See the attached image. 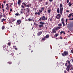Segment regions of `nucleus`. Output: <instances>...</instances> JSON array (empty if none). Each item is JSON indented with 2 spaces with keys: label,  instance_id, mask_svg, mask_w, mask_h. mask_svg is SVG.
<instances>
[{
  "label": "nucleus",
  "instance_id": "obj_42",
  "mask_svg": "<svg viewBox=\"0 0 73 73\" xmlns=\"http://www.w3.org/2000/svg\"><path fill=\"white\" fill-rule=\"evenodd\" d=\"M42 19V17H41L39 20H38V21H40H40H41V19Z\"/></svg>",
  "mask_w": 73,
  "mask_h": 73
},
{
  "label": "nucleus",
  "instance_id": "obj_10",
  "mask_svg": "<svg viewBox=\"0 0 73 73\" xmlns=\"http://www.w3.org/2000/svg\"><path fill=\"white\" fill-rule=\"evenodd\" d=\"M42 31L39 32L37 34V35L38 36H40L42 34Z\"/></svg>",
  "mask_w": 73,
  "mask_h": 73
},
{
  "label": "nucleus",
  "instance_id": "obj_26",
  "mask_svg": "<svg viewBox=\"0 0 73 73\" xmlns=\"http://www.w3.org/2000/svg\"><path fill=\"white\" fill-rule=\"evenodd\" d=\"M16 25H19V20H17V23H16Z\"/></svg>",
  "mask_w": 73,
  "mask_h": 73
},
{
  "label": "nucleus",
  "instance_id": "obj_57",
  "mask_svg": "<svg viewBox=\"0 0 73 73\" xmlns=\"http://www.w3.org/2000/svg\"><path fill=\"white\" fill-rule=\"evenodd\" d=\"M72 62H73V59H71Z\"/></svg>",
  "mask_w": 73,
  "mask_h": 73
},
{
  "label": "nucleus",
  "instance_id": "obj_21",
  "mask_svg": "<svg viewBox=\"0 0 73 73\" xmlns=\"http://www.w3.org/2000/svg\"><path fill=\"white\" fill-rule=\"evenodd\" d=\"M22 4H23L24 5L25 7H26V3L25 2H23L22 3Z\"/></svg>",
  "mask_w": 73,
  "mask_h": 73
},
{
  "label": "nucleus",
  "instance_id": "obj_33",
  "mask_svg": "<svg viewBox=\"0 0 73 73\" xmlns=\"http://www.w3.org/2000/svg\"><path fill=\"white\" fill-rule=\"evenodd\" d=\"M72 13H70V14H69V15L68 16V17H70L71 16H72Z\"/></svg>",
  "mask_w": 73,
  "mask_h": 73
},
{
  "label": "nucleus",
  "instance_id": "obj_7",
  "mask_svg": "<svg viewBox=\"0 0 73 73\" xmlns=\"http://www.w3.org/2000/svg\"><path fill=\"white\" fill-rule=\"evenodd\" d=\"M42 20H47V18L45 17V16H43L42 18Z\"/></svg>",
  "mask_w": 73,
  "mask_h": 73
},
{
  "label": "nucleus",
  "instance_id": "obj_3",
  "mask_svg": "<svg viewBox=\"0 0 73 73\" xmlns=\"http://www.w3.org/2000/svg\"><path fill=\"white\" fill-rule=\"evenodd\" d=\"M72 66V65L71 64V65H68L67 66L66 70L68 72H69V70H72L73 69V68H70V67H71Z\"/></svg>",
  "mask_w": 73,
  "mask_h": 73
},
{
  "label": "nucleus",
  "instance_id": "obj_40",
  "mask_svg": "<svg viewBox=\"0 0 73 73\" xmlns=\"http://www.w3.org/2000/svg\"><path fill=\"white\" fill-rule=\"evenodd\" d=\"M10 12H12V8H10Z\"/></svg>",
  "mask_w": 73,
  "mask_h": 73
},
{
  "label": "nucleus",
  "instance_id": "obj_24",
  "mask_svg": "<svg viewBox=\"0 0 73 73\" xmlns=\"http://www.w3.org/2000/svg\"><path fill=\"white\" fill-rule=\"evenodd\" d=\"M34 25H35V27L36 28V27H37V26H38V24L35 23H34Z\"/></svg>",
  "mask_w": 73,
  "mask_h": 73
},
{
  "label": "nucleus",
  "instance_id": "obj_27",
  "mask_svg": "<svg viewBox=\"0 0 73 73\" xmlns=\"http://www.w3.org/2000/svg\"><path fill=\"white\" fill-rule=\"evenodd\" d=\"M41 9L42 11H44V7H42L41 8Z\"/></svg>",
  "mask_w": 73,
  "mask_h": 73
},
{
  "label": "nucleus",
  "instance_id": "obj_44",
  "mask_svg": "<svg viewBox=\"0 0 73 73\" xmlns=\"http://www.w3.org/2000/svg\"><path fill=\"white\" fill-rule=\"evenodd\" d=\"M39 2H41L42 1V0H38Z\"/></svg>",
  "mask_w": 73,
  "mask_h": 73
},
{
  "label": "nucleus",
  "instance_id": "obj_53",
  "mask_svg": "<svg viewBox=\"0 0 73 73\" xmlns=\"http://www.w3.org/2000/svg\"><path fill=\"white\" fill-rule=\"evenodd\" d=\"M2 8H3V7L4 6V5L3 4L2 5Z\"/></svg>",
  "mask_w": 73,
  "mask_h": 73
},
{
  "label": "nucleus",
  "instance_id": "obj_9",
  "mask_svg": "<svg viewBox=\"0 0 73 73\" xmlns=\"http://www.w3.org/2000/svg\"><path fill=\"white\" fill-rule=\"evenodd\" d=\"M6 5L7 7H6L5 8L8 11H9V5L8 4H7Z\"/></svg>",
  "mask_w": 73,
  "mask_h": 73
},
{
  "label": "nucleus",
  "instance_id": "obj_25",
  "mask_svg": "<svg viewBox=\"0 0 73 73\" xmlns=\"http://www.w3.org/2000/svg\"><path fill=\"white\" fill-rule=\"evenodd\" d=\"M69 5V7H71V5H72V4H71V3L70 2L68 4V5Z\"/></svg>",
  "mask_w": 73,
  "mask_h": 73
},
{
  "label": "nucleus",
  "instance_id": "obj_5",
  "mask_svg": "<svg viewBox=\"0 0 73 73\" xmlns=\"http://www.w3.org/2000/svg\"><path fill=\"white\" fill-rule=\"evenodd\" d=\"M39 24H40L39 25V27L41 28V27H44V25H45V23L40 22L39 23Z\"/></svg>",
  "mask_w": 73,
  "mask_h": 73
},
{
  "label": "nucleus",
  "instance_id": "obj_19",
  "mask_svg": "<svg viewBox=\"0 0 73 73\" xmlns=\"http://www.w3.org/2000/svg\"><path fill=\"white\" fill-rule=\"evenodd\" d=\"M61 21H62V23H64V18H62V19Z\"/></svg>",
  "mask_w": 73,
  "mask_h": 73
},
{
  "label": "nucleus",
  "instance_id": "obj_58",
  "mask_svg": "<svg viewBox=\"0 0 73 73\" xmlns=\"http://www.w3.org/2000/svg\"><path fill=\"white\" fill-rule=\"evenodd\" d=\"M66 25H67V24H68V22L66 21Z\"/></svg>",
  "mask_w": 73,
  "mask_h": 73
},
{
  "label": "nucleus",
  "instance_id": "obj_60",
  "mask_svg": "<svg viewBox=\"0 0 73 73\" xmlns=\"http://www.w3.org/2000/svg\"><path fill=\"white\" fill-rule=\"evenodd\" d=\"M71 14H72V16H73V13H71Z\"/></svg>",
  "mask_w": 73,
  "mask_h": 73
},
{
  "label": "nucleus",
  "instance_id": "obj_37",
  "mask_svg": "<svg viewBox=\"0 0 73 73\" xmlns=\"http://www.w3.org/2000/svg\"><path fill=\"white\" fill-rule=\"evenodd\" d=\"M5 28V27L4 26H3L2 27V29H4Z\"/></svg>",
  "mask_w": 73,
  "mask_h": 73
},
{
  "label": "nucleus",
  "instance_id": "obj_32",
  "mask_svg": "<svg viewBox=\"0 0 73 73\" xmlns=\"http://www.w3.org/2000/svg\"><path fill=\"white\" fill-rule=\"evenodd\" d=\"M11 43L10 42H9V43H8V46H10L11 45Z\"/></svg>",
  "mask_w": 73,
  "mask_h": 73
},
{
  "label": "nucleus",
  "instance_id": "obj_6",
  "mask_svg": "<svg viewBox=\"0 0 73 73\" xmlns=\"http://www.w3.org/2000/svg\"><path fill=\"white\" fill-rule=\"evenodd\" d=\"M39 12H38V13H37V12H36L35 13V15H37V14L38 15H40V13H41V12H42V10H39Z\"/></svg>",
  "mask_w": 73,
  "mask_h": 73
},
{
  "label": "nucleus",
  "instance_id": "obj_14",
  "mask_svg": "<svg viewBox=\"0 0 73 73\" xmlns=\"http://www.w3.org/2000/svg\"><path fill=\"white\" fill-rule=\"evenodd\" d=\"M60 28H61V27H57L55 28V30H58V29H60Z\"/></svg>",
  "mask_w": 73,
  "mask_h": 73
},
{
  "label": "nucleus",
  "instance_id": "obj_11",
  "mask_svg": "<svg viewBox=\"0 0 73 73\" xmlns=\"http://www.w3.org/2000/svg\"><path fill=\"white\" fill-rule=\"evenodd\" d=\"M26 11H27V13H29L31 10V9L27 8L26 9Z\"/></svg>",
  "mask_w": 73,
  "mask_h": 73
},
{
  "label": "nucleus",
  "instance_id": "obj_30",
  "mask_svg": "<svg viewBox=\"0 0 73 73\" xmlns=\"http://www.w3.org/2000/svg\"><path fill=\"white\" fill-rule=\"evenodd\" d=\"M21 23V21L20 20H19V24H20Z\"/></svg>",
  "mask_w": 73,
  "mask_h": 73
},
{
  "label": "nucleus",
  "instance_id": "obj_16",
  "mask_svg": "<svg viewBox=\"0 0 73 73\" xmlns=\"http://www.w3.org/2000/svg\"><path fill=\"white\" fill-rule=\"evenodd\" d=\"M49 35H46V36H45V37H46V38H49Z\"/></svg>",
  "mask_w": 73,
  "mask_h": 73
},
{
  "label": "nucleus",
  "instance_id": "obj_1",
  "mask_svg": "<svg viewBox=\"0 0 73 73\" xmlns=\"http://www.w3.org/2000/svg\"><path fill=\"white\" fill-rule=\"evenodd\" d=\"M57 12L58 14L56 15L57 16H56V18H57V19H60L61 18V15L60 14V9L59 8H57Z\"/></svg>",
  "mask_w": 73,
  "mask_h": 73
},
{
  "label": "nucleus",
  "instance_id": "obj_4",
  "mask_svg": "<svg viewBox=\"0 0 73 73\" xmlns=\"http://www.w3.org/2000/svg\"><path fill=\"white\" fill-rule=\"evenodd\" d=\"M69 53V52L66 51H64L63 53H62V55L63 56V57H65L66 56H68V54Z\"/></svg>",
  "mask_w": 73,
  "mask_h": 73
},
{
  "label": "nucleus",
  "instance_id": "obj_38",
  "mask_svg": "<svg viewBox=\"0 0 73 73\" xmlns=\"http://www.w3.org/2000/svg\"><path fill=\"white\" fill-rule=\"evenodd\" d=\"M63 24V27H65V23H64V22L62 23Z\"/></svg>",
  "mask_w": 73,
  "mask_h": 73
},
{
  "label": "nucleus",
  "instance_id": "obj_45",
  "mask_svg": "<svg viewBox=\"0 0 73 73\" xmlns=\"http://www.w3.org/2000/svg\"><path fill=\"white\" fill-rule=\"evenodd\" d=\"M64 73H66V70H64Z\"/></svg>",
  "mask_w": 73,
  "mask_h": 73
},
{
  "label": "nucleus",
  "instance_id": "obj_15",
  "mask_svg": "<svg viewBox=\"0 0 73 73\" xmlns=\"http://www.w3.org/2000/svg\"><path fill=\"white\" fill-rule=\"evenodd\" d=\"M21 0H19V5H21V4L20 3H22Z\"/></svg>",
  "mask_w": 73,
  "mask_h": 73
},
{
  "label": "nucleus",
  "instance_id": "obj_48",
  "mask_svg": "<svg viewBox=\"0 0 73 73\" xmlns=\"http://www.w3.org/2000/svg\"><path fill=\"white\" fill-rule=\"evenodd\" d=\"M50 21H52V19H50Z\"/></svg>",
  "mask_w": 73,
  "mask_h": 73
},
{
  "label": "nucleus",
  "instance_id": "obj_47",
  "mask_svg": "<svg viewBox=\"0 0 73 73\" xmlns=\"http://www.w3.org/2000/svg\"><path fill=\"white\" fill-rule=\"evenodd\" d=\"M13 5V3L12 2L10 5V6H11V5Z\"/></svg>",
  "mask_w": 73,
  "mask_h": 73
},
{
  "label": "nucleus",
  "instance_id": "obj_17",
  "mask_svg": "<svg viewBox=\"0 0 73 73\" xmlns=\"http://www.w3.org/2000/svg\"><path fill=\"white\" fill-rule=\"evenodd\" d=\"M66 62H67L68 63V64L69 65H71L70 64V62L69 60H67L66 61Z\"/></svg>",
  "mask_w": 73,
  "mask_h": 73
},
{
  "label": "nucleus",
  "instance_id": "obj_13",
  "mask_svg": "<svg viewBox=\"0 0 73 73\" xmlns=\"http://www.w3.org/2000/svg\"><path fill=\"white\" fill-rule=\"evenodd\" d=\"M31 6H32V5H31V4H29V5H27L26 7H27V8H29V7H31Z\"/></svg>",
  "mask_w": 73,
  "mask_h": 73
},
{
  "label": "nucleus",
  "instance_id": "obj_43",
  "mask_svg": "<svg viewBox=\"0 0 73 73\" xmlns=\"http://www.w3.org/2000/svg\"><path fill=\"white\" fill-rule=\"evenodd\" d=\"M69 2V0H67V3H68Z\"/></svg>",
  "mask_w": 73,
  "mask_h": 73
},
{
  "label": "nucleus",
  "instance_id": "obj_51",
  "mask_svg": "<svg viewBox=\"0 0 73 73\" xmlns=\"http://www.w3.org/2000/svg\"><path fill=\"white\" fill-rule=\"evenodd\" d=\"M6 2L5 1H5L3 2V3H4V4H5V3Z\"/></svg>",
  "mask_w": 73,
  "mask_h": 73
},
{
  "label": "nucleus",
  "instance_id": "obj_52",
  "mask_svg": "<svg viewBox=\"0 0 73 73\" xmlns=\"http://www.w3.org/2000/svg\"><path fill=\"white\" fill-rule=\"evenodd\" d=\"M49 1H50V2H52V1H53V0H49Z\"/></svg>",
  "mask_w": 73,
  "mask_h": 73
},
{
  "label": "nucleus",
  "instance_id": "obj_61",
  "mask_svg": "<svg viewBox=\"0 0 73 73\" xmlns=\"http://www.w3.org/2000/svg\"><path fill=\"white\" fill-rule=\"evenodd\" d=\"M21 13H23V11H21Z\"/></svg>",
  "mask_w": 73,
  "mask_h": 73
},
{
  "label": "nucleus",
  "instance_id": "obj_35",
  "mask_svg": "<svg viewBox=\"0 0 73 73\" xmlns=\"http://www.w3.org/2000/svg\"><path fill=\"white\" fill-rule=\"evenodd\" d=\"M46 38L45 36L43 38H42V40H45Z\"/></svg>",
  "mask_w": 73,
  "mask_h": 73
},
{
  "label": "nucleus",
  "instance_id": "obj_20",
  "mask_svg": "<svg viewBox=\"0 0 73 73\" xmlns=\"http://www.w3.org/2000/svg\"><path fill=\"white\" fill-rule=\"evenodd\" d=\"M58 36V34H55L54 35V37H57V36Z\"/></svg>",
  "mask_w": 73,
  "mask_h": 73
},
{
  "label": "nucleus",
  "instance_id": "obj_62",
  "mask_svg": "<svg viewBox=\"0 0 73 73\" xmlns=\"http://www.w3.org/2000/svg\"><path fill=\"white\" fill-rule=\"evenodd\" d=\"M32 52H33V50H31V53H32Z\"/></svg>",
  "mask_w": 73,
  "mask_h": 73
},
{
  "label": "nucleus",
  "instance_id": "obj_23",
  "mask_svg": "<svg viewBox=\"0 0 73 73\" xmlns=\"http://www.w3.org/2000/svg\"><path fill=\"white\" fill-rule=\"evenodd\" d=\"M50 12H51V9H48V13H50Z\"/></svg>",
  "mask_w": 73,
  "mask_h": 73
},
{
  "label": "nucleus",
  "instance_id": "obj_31",
  "mask_svg": "<svg viewBox=\"0 0 73 73\" xmlns=\"http://www.w3.org/2000/svg\"><path fill=\"white\" fill-rule=\"evenodd\" d=\"M15 15L17 16H19V13H16L15 14Z\"/></svg>",
  "mask_w": 73,
  "mask_h": 73
},
{
  "label": "nucleus",
  "instance_id": "obj_39",
  "mask_svg": "<svg viewBox=\"0 0 73 73\" xmlns=\"http://www.w3.org/2000/svg\"><path fill=\"white\" fill-rule=\"evenodd\" d=\"M21 7L22 8H24V6L23 5L21 6Z\"/></svg>",
  "mask_w": 73,
  "mask_h": 73
},
{
  "label": "nucleus",
  "instance_id": "obj_28",
  "mask_svg": "<svg viewBox=\"0 0 73 73\" xmlns=\"http://www.w3.org/2000/svg\"><path fill=\"white\" fill-rule=\"evenodd\" d=\"M11 20L12 21V22H13L14 21H15V20H16V19H11Z\"/></svg>",
  "mask_w": 73,
  "mask_h": 73
},
{
  "label": "nucleus",
  "instance_id": "obj_36",
  "mask_svg": "<svg viewBox=\"0 0 73 73\" xmlns=\"http://www.w3.org/2000/svg\"><path fill=\"white\" fill-rule=\"evenodd\" d=\"M28 20L29 21H32V19H31V18H30L29 19H28Z\"/></svg>",
  "mask_w": 73,
  "mask_h": 73
},
{
  "label": "nucleus",
  "instance_id": "obj_12",
  "mask_svg": "<svg viewBox=\"0 0 73 73\" xmlns=\"http://www.w3.org/2000/svg\"><path fill=\"white\" fill-rule=\"evenodd\" d=\"M55 30L56 29H55V28L52 29V33H54L56 32V31Z\"/></svg>",
  "mask_w": 73,
  "mask_h": 73
},
{
  "label": "nucleus",
  "instance_id": "obj_63",
  "mask_svg": "<svg viewBox=\"0 0 73 73\" xmlns=\"http://www.w3.org/2000/svg\"><path fill=\"white\" fill-rule=\"evenodd\" d=\"M3 17H5V15H3Z\"/></svg>",
  "mask_w": 73,
  "mask_h": 73
},
{
  "label": "nucleus",
  "instance_id": "obj_34",
  "mask_svg": "<svg viewBox=\"0 0 73 73\" xmlns=\"http://www.w3.org/2000/svg\"><path fill=\"white\" fill-rule=\"evenodd\" d=\"M58 26H59V27H61V26H62V24L61 23L59 24H58Z\"/></svg>",
  "mask_w": 73,
  "mask_h": 73
},
{
  "label": "nucleus",
  "instance_id": "obj_56",
  "mask_svg": "<svg viewBox=\"0 0 73 73\" xmlns=\"http://www.w3.org/2000/svg\"><path fill=\"white\" fill-rule=\"evenodd\" d=\"M14 49H15V50H17V48H15Z\"/></svg>",
  "mask_w": 73,
  "mask_h": 73
},
{
  "label": "nucleus",
  "instance_id": "obj_50",
  "mask_svg": "<svg viewBox=\"0 0 73 73\" xmlns=\"http://www.w3.org/2000/svg\"><path fill=\"white\" fill-rule=\"evenodd\" d=\"M8 64H11V63L10 62H8Z\"/></svg>",
  "mask_w": 73,
  "mask_h": 73
},
{
  "label": "nucleus",
  "instance_id": "obj_22",
  "mask_svg": "<svg viewBox=\"0 0 73 73\" xmlns=\"http://www.w3.org/2000/svg\"><path fill=\"white\" fill-rule=\"evenodd\" d=\"M6 20L5 19H4V18H3L1 20V22H3V21H4Z\"/></svg>",
  "mask_w": 73,
  "mask_h": 73
},
{
  "label": "nucleus",
  "instance_id": "obj_64",
  "mask_svg": "<svg viewBox=\"0 0 73 73\" xmlns=\"http://www.w3.org/2000/svg\"><path fill=\"white\" fill-rule=\"evenodd\" d=\"M2 17L1 16V15H0V18H1Z\"/></svg>",
  "mask_w": 73,
  "mask_h": 73
},
{
  "label": "nucleus",
  "instance_id": "obj_18",
  "mask_svg": "<svg viewBox=\"0 0 73 73\" xmlns=\"http://www.w3.org/2000/svg\"><path fill=\"white\" fill-rule=\"evenodd\" d=\"M60 33L61 34H62V33H63V34H64V35H65V32H64V31H61L60 32Z\"/></svg>",
  "mask_w": 73,
  "mask_h": 73
},
{
  "label": "nucleus",
  "instance_id": "obj_41",
  "mask_svg": "<svg viewBox=\"0 0 73 73\" xmlns=\"http://www.w3.org/2000/svg\"><path fill=\"white\" fill-rule=\"evenodd\" d=\"M68 65V63H66L65 64V66H67Z\"/></svg>",
  "mask_w": 73,
  "mask_h": 73
},
{
  "label": "nucleus",
  "instance_id": "obj_59",
  "mask_svg": "<svg viewBox=\"0 0 73 73\" xmlns=\"http://www.w3.org/2000/svg\"><path fill=\"white\" fill-rule=\"evenodd\" d=\"M66 22L67 21H68V19H66Z\"/></svg>",
  "mask_w": 73,
  "mask_h": 73
},
{
  "label": "nucleus",
  "instance_id": "obj_55",
  "mask_svg": "<svg viewBox=\"0 0 73 73\" xmlns=\"http://www.w3.org/2000/svg\"><path fill=\"white\" fill-rule=\"evenodd\" d=\"M66 12H69V11H68V10H66Z\"/></svg>",
  "mask_w": 73,
  "mask_h": 73
},
{
  "label": "nucleus",
  "instance_id": "obj_49",
  "mask_svg": "<svg viewBox=\"0 0 73 73\" xmlns=\"http://www.w3.org/2000/svg\"><path fill=\"white\" fill-rule=\"evenodd\" d=\"M13 48L15 49V48H16V46H13Z\"/></svg>",
  "mask_w": 73,
  "mask_h": 73
},
{
  "label": "nucleus",
  "instance_id": "obj_8",
  "mask_svg": "<svg viewBox=\"0 0 73 73\" xmlns=\"http://www.w3.org/2000/svg\"><path fill=\"white\" fill-rule=\"evenodd\" d=\"M68 28H73V22L71 23L69 25V26H68Z\"/></svg>",
  "mask_w": 73,
  "mask_h": 73
},
{
  "label": "nucleus",
  "instance_id": "obj_54",
  "mask_svg": "<svg viewBox=\"0 0 73 73\" xmlns=\"http://www.w3.org/2000/svg\"><path fill=\"white\" fill-rule=\"evenodd\" d=\"M2 10L3 11V12H4V9H2Z\"/></svg>",
  "mask_w": 73,
  "mask_h": 73
},
{
  "label": "nucleus",
  "instance_id": "obj_29",
  "mask_svg": "<svg viewBox=\"0 0 73 73\" xmlns=\"http://www.w3.org/2000/svg\"><path fill=\"white\" fill-rule=\"evenodd\" d=\"M9 23H12V21L11 20V19H9Z\"/></svg>",
  "mask_w": 73,
  "mask_h": 73
},
{
  "label": "nucleus",
  "instance_id": "obj_2",
  "mask_svg": "<svg viewBox=\"0 0 73 73\" xmlns=\"http://www.w3.org/2000/svg\"><path fill=\"white\" fill-rule=\"evenodd\" d=\"M60 10L59 11L60 12V14L61 15H62V12L63 11V10H64L63 5H62V4H60Z\"/></svg>",
  "mask_w": 73,
  "mask_h": 73
},
{
  "label": "nucleus",
  "instance_id": "obj_46",
  "mask_svg": "<svg viewBox=\"0 0 73 73\" xmlns=\"http://www.w3.org/2000/svg\"><path fill=\"white\" fill-rule=\"evenodd\" d=\"M48 2H46V3H45V5H47L48 4Z\"/></svg>",
  "mask_w": 73,
  "mask_h": 73
}]
</instances>
